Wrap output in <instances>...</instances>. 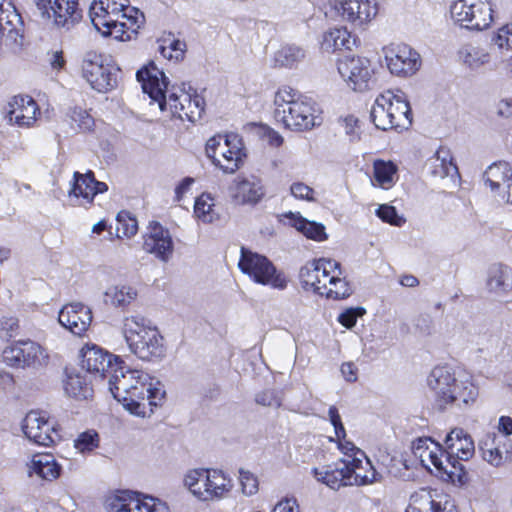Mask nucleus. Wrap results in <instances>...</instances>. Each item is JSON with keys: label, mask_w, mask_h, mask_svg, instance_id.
Here are the masks:
<instances>
[{"label": "nucleus", "mask_w": 512, "mask_h": 512, "mask_svg": "<svg viewBox=\"0 0 512 512\" xmlns=\"http://www.w3.org/2000/svg\"><path fill=\"white\" fill-rule=\"evenodd\" d=\"M109 389L131 414L146 417L165 396L163 385L141 370H124L122 364L109 378Z\"/></svg>", "instance_id": "obj_1"}, {"label": "nucleus", "mask_w": 512, "mask_h": 512, "mask_svg": "<svg viewBox=\"0 0 512 512\" xmlns=\"http://www.w3.org/2000/svg\"><path fill=\"white\" fill-rule=\"evenodd\" d=\"M273 104V117L285 130L307 132L318 125L317 103L289 85L277 89Z\"/></svg>", "instance_id": "obj_2"}, {"label": "nucleus", "mask_w": 512, "mask_h": 512, "mask_svg": "<svg viewBox=\"0 0 512 512\" xmlns=\"http://www.w3.org/2000/svg\"><path fill=\"white\" fill-rule=\"evenodd\" d=\"M299 279L305 290L332 300L350 297L353 288L346 277L340 262L331 258H317L308 261L299 272Z\"/></svg>", "instance_id": "obj_3"}, {"label": "nucleus", "mask_w": 512, "mask_h": 512, "mask_svg": "<svg viewBox=\"0 0 512 512\" xmlns=\"http://www.w3.org/2000/svg\"><path fill=\"white\" fill-rule=\"evenodd\" d=\"M90 18L94 27L105 36L130 39L137 33L144 16L137 9L129 8L128 0H99L90 7Z\"/></svg>", "instance_id": "obj_4"}, {"label": "nucleus", "mask_w": 512, "mask_h": 512, "mask_svg": "<svg viewBox=\"0 0 512 512\" xmlns=\"http://www.w3.org/2000/svg\"><path fill=\"white\" fill-rule=\"evenodd\" d=\"M370 117L375 127L382 131L408 130L413 122V114L406 94L397 90H386L375 100Z\"/></svg>", "instance_id": "obj_5"}, {"label": "nucleus", "mask_w": 512, "mask_h": 512, "mask_svg": "<svg viewBox=\"0 0 512 512\" xmlns=\"http://www.w3.org/2000/svg\"><path fill=\"white\" fill-rule=\"evenodd\" d=\"M205 153L212 164L224 174H233L245 163L246 148L236 133L216 134L205 145Z\"/></svg>", "instance_id": "obj_6"}, {"label": "nucleus", "mask_w": 512, "mask_h": 512, "mask_svg": "<svg viewBox=\"0 0 512 512\" xmlns=\"http://www.w3.org/2000/svg\"><path fill=\"white\" fill-rule=\"evenodd\" d=\"M184 485L201 501H215L224 498L233 484L221 470L193 469L184 476Z\"/></svg>", "instance_id": "obj_7"}, {"label": "nucleus", "mask_w": 512, "mask_h": 512, "mask_svg": "<svg viewBox=\"0 0 512 512\" xmlns=\"http://www.w3.org/2000/svg\"><path fill=\"white\" fill-rule=\"evenodd\" d=\"M123 335L131 352L142 360L158 359L165 354L163 337L155 326L125 322Z\"/></svg>", "instance_id": "obj_8"}, {"label": "nucleus", "mask_w": 512, "mask_h": 512, "mask_svg": "<svg viewBox=\"0 0 512 512\" xmlns=\"http://www.w3.org/2000/svg\"><path fill=\"white\" fill-rule=\"evenodd\" d=\"M162 112H168L171 118L195 123L205 112L206 102L196 91L190 93L178 88L169 91L158 103Z\"/></svg>", "instance_id": "obj_9"}, {"label": "nucleus", "mask_w": 512, "mask_h": 512, "mask_svg": "<svg viewBox=\"0 0 512 512\" xmlns=\"http://www.w3.org/2000/svg\"><path fill=\"white\" fill-rule=\"evenodd\" d=\"M238 267L256 283L278 289H283L287 285L284 275L277 272L274 264L266 256L244 247L241 248Z\"/></svg>", "instance_id": "obj_10"}, {"label": "nucleus", "mask_w": 512, "mask_h": 512, "mask_svg": "<svg viewBox=\"0 0 512 512\" xmlns=\"http://www.w3.org/2000/svg\"><path fill=\"white\" fill-rule=\"evenodd\" d=\"M337 70L346 85L356 92L370 90L375 82V67L364 56L352 55L338 59Z\"/></svg>", "instance_id": "obj_11"}, {"label": "nucleus", "mask_w": 512, "mask_h": 512, "mask_svg": "<svg viewBox=\"0 0 512 512\" xmlns=\"http://www.w3.org/2000/svg\"><path fill=\"white\" fill-rule=\"evenodd\" d=\"M451 15L461 26L470 30H484L493 22L489 0H458L451 6Z\"/></svg>", "instance_id": "obj_12"}, {"label": "nucleus", "mask_w": 512, "mask_h": 512, "mask_svg": "<svg viewBox=\"0 0 512 512\" xmlns=\"http://www.w3.org/2000/svg\"><path fill=\"white\" fill-rule=\"evenodd\" d=\"M313 475L317 481L334 490L343 486L372 484L375 479L373 472L370 475H362L360 471L353 469V466H346L344 459L334 465L314 468Z\"/></svg>", "instance_id": "obj_13"}, {"label": "nucleus", "mask_w": 512, "mask_h": 512, "mask_svg": "<svg viewBox=\"0 0 512 512\" xmlns=\"http://www.w3.org/2000/svg\"><path fill=\"white\" fill-rule=\"evenodd\" d=\"M42 18L58 28L70 29L82 19L79 0H35Z\"/></svg>", "instance_id": "obj_14"}, {"label": "nucleus", "mask_w": 512, "mask_h": 512, "mask_svg": "<svg viewBox=\"0 0 512 512\" xmlns=\"http://www.w3.org/2000/svg\"><path fill=\"white\" fill-rule=\"evenodd\" d=\"M110 512H169L161 500L132 491H120L107 499Z\"/></svg>", "instance_id": "obj_15"}, {"label": "nucleus", "mask_w": 512, "mask_h": 512, "mask_svg": "<svg viewBox=\"0 0 512 512\" xmlns=\"http://www.w3.org/2000/svg\"><path fill=\"white\" fill-rule=\"evenodd\" d=\"M41 115L38 102L27 94L14 95L5 106V119L19 128L34 127Z\"/></svg>", "instance_id": "obj_16"}, {"label": "nucleus", "mask_w": 512, "mask_h": 512, "mask_svg": "<svg viewBox=\"0 0 512 512\" xmlns=\"http://www.w3.org/2000/svg\"><path fill=\"white\" fill-rule=\"evenodd\" d=\"M383 52L387 68L393 75L411 76L420 68V55L407 44L392 43L384 47Z\"/></svg>", "instance_id": "obj_17"}, {"label": "nucleus", "mask_w": 512, "mask_h": 512, "mask_svg": "<svg viewBox=\"0 0 512 512\" xmlns=\"http://www.w3.org/2000/svg\"><path fill=\"white\" fill-rule=\"evenodd\" d=\"M3 361L14 368L36 367L46 362L47 354L36 342L18 341L3 350Z\"/></svg>", "instance_id": "obj_18"}, {"label": "nucleus", "mask_w": 512, "mask_h": 512, "mask_svg": "<svg viewBox=\"0 0 512 512\" xmlns=\"http://www.w3.org/2000/svg\"><path fill=\"white\" fill-rule=\"evenodd\" d=\"M82 76L98 92H107L116 85V74L104 64L103 56L89 52L82 62Z\"/></svg>", "instance_id": "obj_19"}, {"label": "nucleus", "mask_w": 512, "mask_h": 512, "mask_svg": "<svg viewBox=\"0 0 512 512\" xmlns=\"http://www.w3.org/2000/svg\"><path fill=\"white\" fill-rule=\"evenodd\" d=\"M331 7L346 21L362 26L378 14L376 0H334Z\"/></svg>", "instance_id": "obj_20"}, {"label": "nucleus", "mask_w": 512, "mask_h": 512, "mask_svg": "<svg viewBox=\"0 0 512 512\" xmlns=\"http://www.w3.org/2000/svg\"><path fill=\"white\" fill-rule=\"evenodd\" d=\"M25 436L37 445L49 446L60 439L55 426L38 411L27 413L22 422Z\"/></svg>", "instance_id": "obj_21"}, {"label": "nucleus", "mask_w": 512, "mask_h": 512, "mask_svg": "<svg viewBox=\"0 0 512 512\" xmlns=\"http://www.w3.org/2000/svg\"><path fill=\"white\" fill-rule=\"evenodd\" d=\"M123 362L119 357L105 352L100 347L87 344L81 349V366L89 373L98 374L104 378L107 372H114V369Z\"/></svg>", "instance_id": "obj_22"}, {"label": "nucleus", "mask_w": 512, "mask_h": 512, "mask_svg": "<svg viewBox=\"0 0 512 512\" xmlns=\"http://www.w3.org/2000/svg\"><path fill=\"white\" fill-rule=\"evenodd\" d=\"M107 191L108 185L105 182L98 181L92 170H88L86 173L75 171L68 195L69 197L81 199L84 205L90 207L93 205L94 198L98 194H103Z\"/></svg>", "instance_id": "obj_23"}, {"label": "nucleus", "mask_w": 512, "mask_h": 512, "mask_svg": "<svg viewBox=\"0 0 512 512\" xmlns=\"http://www.w3.org/2000/svg\"><path fill=\"white\" fill-rule=\"evenodd\" d=\"M483 181L491 192L506 197L512 203V165L500 160L490 164L483 173Z\"/></svg>", "instance_id": "obj_24"}, {"label": "nucleus", "mask_w": 512, "mask_h": 512, "mask_svg": "<svg viewBox=\"0 0 512 512\" xmlns=\"http://www.w3.org/2000/svg\"><path fill=\"white\" fill-rule=\"evenodd\" d=\"M136 77L141 83L143 92L157 103L169 93L167 78L153 61L139 69Z\"/></svg>", "instance_id": "obj_25"}, {"label": "nucleus", "mask_w": 512, "mask_h": 512, "mask_svg": "<svg viewBox=\"0 0 512 512\" xmlns=\"http://www.w3.org/2000/svg\"><path fill=\"white\" fill-rule=\"evenodd\" d=\"M450 367L436 366L427 378V384L435 393V404L440 410L447 409V401H451V391L457 381Z\"/></svg>", "instance_id": "obj_26"}, {"label": "nucleus", "mask_w": 512, "mask_h": 512, "mask_svg": "<svg viewBox=\"0 0 512 512\" xmlns=\"http://www.w3.org/2000/svg\"><path fill=\"white\" fill-rule=\"evenodd\" d=\"M143 249L161 260H168L173 252V242L167 229L159 222L151 221L143 236Z\"/></svg>", "instance_id": "obj_27"}, {"label": "nucleus", "mask_w": 512, "mask_h": 512, "mask_svg": "<svg viewBox=\"0 0 512 512\" xmlns=\"http://www.w3.org/2000/svg\"><path fill=\"white\" fill-rule=\"evenodd\" d=\"M485 462L493 467H502L512 461V441L493 434L480 443Z\"/></svg>", "instance_id": "obj_28"}, {"label": "nucleus", "mask_w": 512, "mask_h": 512, "mask_svg": "<svg viewBox=\"0 0 512 512\" xmlns=\"http://www.w3.org/2000/svg\"><path fill=\"white\" fill-rule=\"evenodd\" d=\"M265 187L261 178L255 175L238 176L234 180L233 197L241 204H258L265 196Z\"/></svg>", "instance_id": "obj_29"}, {"label": "nucleus", "mask_w": 512, "mask_h": 512, "mask_svg": "<svg viewBox=\"0 0 512 512\" xmlns=\"http://www.w3.org/2000/svg\"><path fill=\"white\" fill-rule=\"evenodd\" d=\"M478 396L479 389L472 378L458 379L451 391V401H447V409H469L476 403Z\"/></svg>", "instance_id": "obj_30"}, {"label": "nucleus", "mask_w": 512, "mask_h": 512, "mask_svg": "<svg viewBox=\"0 0 512 512\" xmlns=\"http://www.w3.org/2000/svg\"><path fill=\"white\" fill-rule=\"evenodd\" d=\"M445 444L450 456L458 461L470 459L475 452L474 441L463 429L455 428L447 434Z\"/></svg>", "instance_id": "obj_31"}, {"label": "nucleus", "mask_w": 512, "mask_h": 512, "mask_svg": "<svg viewBox=\"0 0 512 512\" xmlns=\"http://www.w3.org/2000/svg\"><path fill=\"white\" fill-rule=\"evenodd\" d=\"M398 166L392 160L377 158L372 162L370 181L372 186L389 190L398 181Z\"/></svg>", "instance_id": "obj_32"}, {"label": "nucleus", "mask_w": 512, "mask_h": 512, "mask_svg": "<svg viewBox=\"0 0 512 512\" xmlns=\"http://www.w3.org/2000/svg\"><path fill=\"white\" fill-rule=\"evenodd\" d=\"M61 466L57 463L55 457L49 453H39L33 455L29 463H27V471L29 476L35 474L37 477L53 481L61 474Z\"/></svg>", "instance_id": "obj_33"}, {"label": "nucleus", "mask_w": 512, "mask_h": 512, "mask_svg": "<svg viewBox=\"0 0 512 512\" xmlns=\"http://www.w3.org/2000/svg\"><path fill=\"white\" fill-rule=\"evenodd\" d=\"M431 468L433 469L432 473H435L437 477L445 481L460 482L463 476L461 462L454 456H450L447 450L443 451L442 448L441 452L437 455V460L433 461Z\"/></svg>", "instance_id": "obj_34"}, {"label": "nucleus", "mask_w": 512, "mask_h": 512, "mask_svg": "<svg viewBox=\"0 0 512 512\" xmlns=\"http://www.w3.org/2000/svg\"><path fill=\"white\" fill-rule=\"evenodd\" d=\"M487 290L495 295H506L512 290V271L503 264H493L487 273Z\"/></svg>", "instance_id": "obj_35"}, {"label": "nucleus", "mask_w": 512, "mask_h": 512, "mask_svg": "<svg viewBox=\"0 0 512 512\" xmlns=\"http://www.w3.org/2000/svg\"><path fill=\"white\" fill-rule=\"evenodd\" d=\"M22 18L15 6L7 0H0V40L4 37L16 39Z\"/></svg>", "instance_id": "obj_36"}, {"label": "nucleus", "mask_w": 512, "mask_h": 512, "mask_svg": "<svg viewBox=\"0 0 512 512\" xmlns=\"http://www.w3.org/2000/svg\"><path fill=\"white\" fill-rule=\"evenodd\" d=\"M355 44V39L345 28H333L324 33L321 42V48L329 53L341 50H351Z\"/></svg>", "instance_id": "obj_37"}, {"label": "nucleus", "mask_w": 512, "mask_h": 512, "mask_svg": "<svg viewBox=\"0 0 512 512\" xmlns=\"http://www.w3.org/2000/svg\"><path fill=\"white\" fill-rule=\"evenodd\" d=\"M288 218L290 219L291 226L302 233L307 239L316 242H323L328 239L326 228L323 224L309 221L299 213L293 214L290 212Z\"/></svg>", "instance_id": "obj_38"}, {"label": "nucleus", "mask_w": 512, "mask_h": 512, "mask_svg": "<svg viewBox=\"0 0 512 512\" xmlns=\"http://www.w3.org/2000/svg\"><path fill=\"white\" fill-rule=\"evenodd\" d=\"M412 452L424 468L433 472L431 465L433 461L437 460V455L441 452V446L431 438H418L412 443Z\"/></svg>", "instance_id": "obj_39"}, {"label": "nucleus", "mask_w": 512, "mask_h": 512, "mask_svg": "<svg viewBox=\"0 0 512 512\" xmlns=\"http://www.w3.org/2000/svg\"><path fill=\"white\" fill-rule=\"evenodd\" d=\"M193 215L197 221L203 224H212L220 219L215 200L211 194L204 192L196 197Z\"/></svg>", "instance_id": "obj_40"}, {"label": "nucleus", "mask_w": 512, "mask_h": 512, "mask_svg": "<svg viewBox=\"0 0 512 512\" xmlns=\"http://www.w3.org/2000/svg\"><path fill=\"white\" fill-rule=\"evenodd\" d=\"M66 394L78 400H86L93 396V388L85 375L70 373L64 382Z\"/></svg>", "instance_id": "obj_41"}, {"label": "nucleus", "mask_w": 512, "mask_h": 512, "mask_svg": "<svg viewBox=\"0 0 512 512\" xmlns=\"http://www.w3.org/2000/svg\"><path fill=\"white\" fill-rule=\"evenodd\" d=\"M429 160L433 166L432 173L442 178L458 170L450 150L446 147L440 146Z\"/></svg>", "instance_id": "obj_42"}, {"label": "nucleus", "mask_w": 512, "mask_h": 512, "mask_svg": "<svg viewBox=\"0 0 512 512\" xmlns=\"http://www.w3.org/2000/svg\"><path fill=\"white\" fill-rule=\"evenodd\" d=\"M419 510L424 512H456L455 504L447 495L436 494L434 497L430 494L420 499Z\"/></svg>", "instance_id": "obj_43"}, {"label": "nucleus", "mask_w": 512, "mask_h": 512, "mask_svg": "<svg viewBox=\"0 0 512 512\" xmlns=\"http://www.w3.org/2000/svg\"><path fill=\"white\" fill-rule=\"evenodd\" d=\"M105 297L107 303L115 307H125L137 297V291L130 286H113L106 291Z\"/></svg>", "instance_id": "obj_44"}, {"label": "nucleus", "mask_w": 512, "mask_h": 512, "mask_svg": "<svg viewBox=\"0 0 512 512\" xmlns=\"http://www.w3.org/2000/svg\"><path fill=\"white\" fill-rule=\"evenodd\" d=\"M138 232V221L126 210L118 212L116 217V235L118 238H131Z\"/></svg>", "instance_id": "obj_45"}, {"label": "nucleus", "mask_w": 512, "mask_h": 512, "mask_svg": "<svg viewBox=\"0 0 512 512\" xmlns=\"http://www.w3.org/2000/svg\"><path fill=\"white\" fill-rule=\"evenodd\" d=\"M93 320L91 309L81 302H72L64 305L59 311L58 319L62 320Z\"/></svg>", "instance_id": "obj_46"}, {"label": "nucleus", "mask_w": 512, "mask_h": 512, "mask_svg": "<svg viewBox=\"0 0 512 512\" xmlns=\"http://www.w3.org/2000/svg\"><path fill=\"white\" fill-rule=\"evenodd\" d=\"M68 116L71 122L82 132H91L95 128V120L85 108L74 106L69 109Z\"/></svg>", "instance_id": "obj_47"}, {"label": "nucleus", "mask_w": 512, "mask_h": 512, "mask_svg": "<svg viewBox=\"0 0 512 512\" xmlns=\"http://www.w3.org/2000/svg\"><path fill=\"white\" fill-rule=\"evenodd\" d=\"M346 466H351L353 464V469L360 471L362 475H370L373 472L374 482L379 481L380 474L375 470L369 458L365 455L364 452H356L355 458L352 459H344Z\"/></svg>", "instance_id": "obj_48"}, {"label": "nucleus", "mask_w": 512, "mask_h": 512, "mask_svg": "<svg viewBox=\"0 0 512 512\" xmlns=\"http://www.w3.org/2000/svg\"><path fill=\"white\" fill-rule=\"evenodd\" d=\"M492 41L501 52L512 51V23H507L498 28Z\"/></svg>", "instance_id": "obj_49"}, {"label": "nucleus", "mask_w": 512, "mask_h": 512, "mask_svg": "<svg viewBox=\"0 0 512 512\" xmlns=\"http://www.w3.org/2000/svg\"><path fill=\"white\" fill-rule=\"evenodd\" d=\"M99 436L96 431L89 430L81 433L75 440V448L82 453L90 452L98 447Z\"/></svg>", "instance_id": "obj_50"}, {"label": "nucleus", "mask_w": 512, "mask_h": 512, "mask_svg": "<svg viewBox=\"0 0 512 512\" xmlns=\"http://www.w3.org/2000/svg\"><path fill=\"white\" fill-rule=\"evenodd\" d=\"M377 216L385 223L394 226H401L405 220L398 215L396 208L392 205L382 204L376 210Z\"/></svg>", "instance_id": "obj_51"}, {"label": "nucleus", "mask_w": 512, "mask_h": 512, "mask_svg": "<svg viewBox=\"0 0 512 512\" xmlns=\"http://www.w3.org/2000/svg\"><path fill=\"white\" fill-rule=\"evenodd\" d=\"M239 480L242 492L245 495L251 496L257 493L259 484L257 477L253 473L241 469L239 471Z\"/></svg>", "instance_id": "obj_52"}, {"label": "nucleus", "mask_w": 512, "mask_h": 512, "mask_svg": "<svg viewBox=\"0 0 512 512\" xmlns=\"http://www.w3.org/2000/svg\"><path fill=\"white\" fill-rule=\"evenodd\" d=\"M255 401L259 405L273 408H279L282 404V398L279 393L273 389H267L258 393Z\"/></svg>", "instance_id": "obj_53"}, {"label": "nucleus", "mask_w": 512, "mask_h": 512, "mask_svg": "<svg viewBox=\"0 0 512 512\" xmlns=\"http://www.w3.org/2000/svg\"><path fill=\"white\" fill-rule=\"evenodd\" d=\"M185 44L182 43L179 40H173L170 42L168 46H161V53L162 55L169 59L174 61H179L184 58L185 54Z\"/></svg>", "instance_id": "obj_54"}, {"label": "nucleus", "mask_w": 512, "mask_h": 512, "mask_svg": "<svg viewBox=\"0 0 512 512\" xmlns=\"http://www.w3.org/2000/svg\"><path fill=\"white\" fill-rule=\"evenodd\" d=\"M291 194L300 200L313 201L314 190L303 182H295L290 187Z\"/></svg>", "instance_id": "obj_55"}, {"label": "nucleus", "mask_w": 512, "mask_h": 512, "mask_svg": "<svg viewBox=\"0 0 512 512\" xmlns=\"http://www.w3.org/2000/svg\"><path fill=\"white\" fill-rule=\"evenodd\" d=\"M329 419L334 426L336 437L340 440L341 438H345L346 433L344 426L341 422V417L338 413V410L335 406H331L328 411Z\"/></svg>", "instance_id": "obj_56"}, {"label": "nucleus", "mask_w": 512, "mask_h": 512, "mask_svg": "<svg viewBox=\"0 0 512 512\" xmlns=\"http://www.w3.org/2000/svg\"><path fill=\"white\" fill-rule=\"evenodd\" d=\"M60 324L75 336L83 337L89 328V322H60Z\"/></svg>", "instance_id": "obj_57"}, {"label": "nucleus", "mask_w": 512, "mask_h": 512, "mask_svg": "<svg viewBox=\"0 0 512 512\" xmlns=\"http://www.w3.org/2000/svg\"><path fill=\"white\" fill-rule=\"evenodd\" d=\"M366 315V309L364 307H349L346 308L337 318V320H357Z\"/></svg>", "instance_id": "obj_58"}, {"label": "nucleus", "mask_w": 512, "mask_h": 512, "mask_svg": "<svg viewBox=\"0 0 512 512\" xmlns=\"http://www.w3.org/2000/svg\"><path fill=\"white\" fill-rule=\"evenodd\" d=\"M194 182L195 180L192 177L183 178L175 188V201L180 202Z\"/></svg>", "instance_id": "obj_59"}, {"label": "nucleus", "mask_w": 512, "mask_h": 512, "mask_svg": "<svg viewBox=\"0 0 512 512\" xmlns=\"http://www.w3.org/2000/svg\"><path fill=\"white\" fill-rule=\"evenodd\" d=\"M0 338L9 340L17 334L19 328L17 322H1Z\"/></svg>", "instance_id": "obj_60"}, {"label": "nucleus", "mask_w": 512, "mask_h": 512, "mask_svg": "<svg viewBox=\"0 0 512 512\" xmlns=\"http://www.w3.org/2000/svg\"><path fill=\"white\" fill-rule=\"evenodd\" d=\"M50 65L54 70H62L66 65V59L62 50L52 51L50 54Z\"/></svg>", "instance_id": "obj_61"}, {"label": "nucleus", "mask_w": 512, "mask_h": 512, "mask_svg": "<svg viewBox=\"0 0 512 512\" xmlns=\"http://www.w3.org/2000/svg\"><path fill=\"white\" fill-rule=\"evenodd\" d=\"M339 449L345 455L344 459H352L355 458L356 452H363L359 448H357L352 442L349 441H340Z\"/></svg>", "instance_id": "obj_62"}, {"label": "nucleus", "mask_w": 512, "mask_h": 512, "mask_svg": "<svg viewBox=\"0 0 512 512\" xmlns=\"http://www.w3.org/2000/svg\"><path fill=\"white\" fill-rule=\"evenodd\" d=\"M341 373L349 382L357 380V368L352 362L343 363L341 366Z\"/></svg>", "instance_id": "obj_63"}, {"label": "nucleus", "mask_w": 512, "mask_h": 512, "mask_svg": "<svg viewBox=\"0 0 512 512\" xmlns=\"http://www.w3.org/2000/svg\"><path fill=\"white\" fill-rule=\"evenodd\" d=\"M498 114L505 118H512V99H503L498 103Z\"/></svg>", "instance_id": "obj_64"}]
</instances>
